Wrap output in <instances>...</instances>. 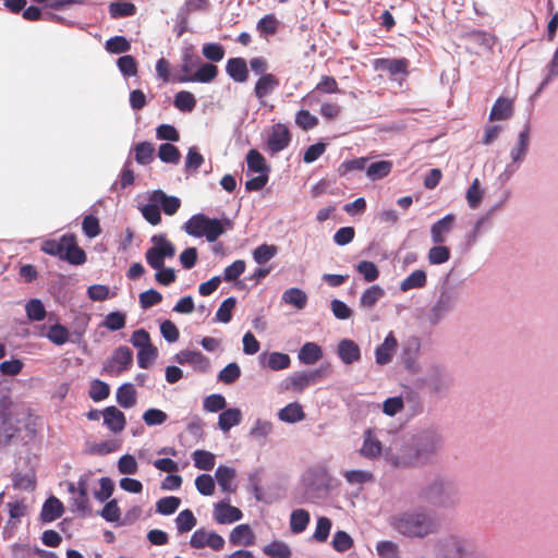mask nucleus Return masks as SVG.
Listing matches in <instances>:
<instances>
[{"label":"nucleus","mask_w":558,"mask_h":558,"mask_svg":"<svg viewBox=\"0 0 558 558\" xmlns=\"http://www.w3.org/2000/svg\"><path fill=\"white\" fill-rule=\"evenodd\" d=\"M444 438L435 427H428L417 432L412 437V442L404 446L402 457L393 460L395 466L423 465L429 463L441 449Z\"/></svg>","instance_id":"1"},{"label":"nucleus","mask_w":558,"mask_h":558,"mask_svg":"<svg viewBox=\"0 0 558 558\" xmlns=\"http://www.w3.org/2000/svg\"><path fill=\"white\" fill-rule=\"evenodd\" d=\"M391 526L399 534L409 538H424L440 529V521L434 510L416 508L396 515Z\"/></svg>","instance_id":"2"},{"label":"nucleus","mask_w":558,"mask_h":558,"mask_svg":"<svg viewBox=\"0 0 558 558\" xmlns=\"http://www.w3.org/2000/svg\"><path fill=\"white\" fill-rule=\"evenodd\" d=\"M418 497L435 508L452 509L460 502L461 494L454 480L438 474L420 489Z\"/></svg>","instance_id":"3"},{"label":"nucleus","mask_w":558,"mask_h":558,"mask_svg":"<svg viewBox=\"0 0 558 558\" xmlns=\"http://www.w3.org/2000/svg\"><path fill=\"white\" fill-rule=\"evenodd\" d=\"M41 251L72 266H81L87 259V255L77 244L74 233L62 234L58 240H46L41 245Z\"/></svg>","instance_id":"4"},{"label":"nucleus","mask_w":558,"mask_h":558,"mask_svg":"<svg viewBox=\"0 0 558 558\" xmlns=\"http://www.w3.org/2000/svg\"><path fill=\"white\" fill-rule=\"evenodd\" d=\"M448 278L449 275L444 278L439 289V295L427 314L428 323L433 326L438 325L448 313L454 310L459 299L458 289L449 283Z\"/></svg>","instance_id":"5"},{"label":"nucleus","mask_w":558,"mask_h":558,"mask_svg":"<svg viewBox=\"0 0 558 558\" xmlns=\"http://www.w3.org/2000/svg\"><path fill=\"white\" fill-rule=\"evenodd\" d=\"M133 364V352L126 345H120L104 362L101 374L119 375L129 371Z\"/></svg>","instance_id":"6"},{"label":"nucleus","mask_w":558,"mask_h":558,"mask_svg":"<svg viewBox=\"0 0 558 558\" xmlns=\"http://www.w3.org/2000/svg\"><path fill=\"white\" fill-rule=\"evenodd\" d=\"M423 381L430 393L436 397H442L449 390L452 378L442 366L432 365Z\"/></svg>","instance_id":"7"},{"label":"nucleus","mask_w":558,"mask_h":558,"mask_svg":"<svg viewBox=\"0 0 558 558\" xmlns=\"http://www.w3.org/2000/svg\"><path fill=\"white\" fill-rule=\"evenodd\" d=\"M304 496L308 501L326 497L329 492V476L326 471H311L304 483Z\"/></svg>","instance_id":"8"},{"label":"nucleus","mask_w":558,"mask_h":558,"mask_svg":"<svg viewBox=\"0 0 558 558\" xmlns=\"http://www.w3.org/2000/svg\"><path fill=\"white\" fill-rule=\"evenodd\" d=\"M291 140L289 128L283 123H276L271 126V132L266 141V149L270 156H275L286 149Z\"/></svg>","instance_id":"9"},{"label":"nucleus","mask_w":558,"mask_h":558,"mask_svg":"<svg viewBox=\"0 0 558 558\" xmlns=\"http://www.w3.org/2000/svg\"><path fill=\"white\" fill-rule=\"evenodd\" d=\"M219 69L216 64L210 62L202 61L195 71L190 75H179L173 78V82L178 83H201L209 84L218 76Z\"/></svg>","instance_id":"10"},{"label":"nucleus","mask_w":558,"mask_h":558,"mask_svg":"<svg viewBox=\"0 0 558 558\" xmlns=\"http://www.w3.org/2000/svg\"><path fill=\"white\" fill-rule=\"evenodd\" d=\"M243 518L242 511L231 506L229 499H222L214 506V519L219 524H231Z\"/></svg>","instance_id":"11"},{"label":"nucleus","mask_w":558,"mask_h":558,"mask_svg":"<svg viewBox=\"0 0 558 558\" xmlns=\"http://www.w3.org/2000/svg\"><path fill=\"white\" fill-rule=\"evenodd\" d=\"M530 135H531V124L526 121L521 131L518 134V140L514 146L510 149V158L513 163L520 166L529 151L530 147Z\"/></svg>","instance_id":"12"},{"label":"nucleus","mask_w":558,"mask_h":558,"mask_svg":"<svg viewBox=\"0 0 558 558\" xmlns=\"http://www.w3.org/2000/svg\"><path fill=\"white\" fill-rule=\"evenodd\" d=\"M149 201L155 202L167 216H173L181 207V199L178 196L168 195L160 189L150 193Z\"/></svg>","instance_id":"13"},{"label":"nucleus","mask_w":558,"mask_h":558,"mask_svg":"<svg viewBox=\"0 0 558 558\" xmlns=\"http://www.w3.org/2000/svg\"><path fill=\"white\" fill-rule=\"evenodd\" d=\"M409 60L405 58H378L374 61V68L388 72L391 76L407 75Z\"/></svg>","instance_id":"14"},{"label":"nucleus","mask_w":558,"mask_h":558,"mask_svg":"<svg viewBox=\"0 0 558 558\" xmlns=\"http://www.w3.org/2000/svg\"><path fill=\"white\" fill-rule=\"evenodd\" d=\"M64 505L56 496H49L41 506L39 520L47 524L60 519L64 513Z\"/></svg>","instance_id":"15"},{"label":"nucleus","mask_w":558,"mask_h":558,"mask_svg":"<svg viewBox=\"0 0 558 558\" xmlns=\"http://www.w3.org/2000/svg\"><path fill=\"white\" fill-rule=\"evenodd\" d=\"M398 348V340L392 331H389L384 341L375 350L376 364L384 366L392 361L393 354Z\"/></svg>","instance_id":"16"},{"label":"nucleus","mask_w":558,"mask_h":558,"mask_svg":"<svg viewBox=\"0 0 558 558\" xmlns=\"http://www.w3.org/2000/svg\"><path fill=\"white\" fill-rule=\"evenodd\" d=\"M337 354L341 362L345 365H351L359 362L362 357L359 344L352 339H342L338 342Z\"/></svg>","instance_id":"17"},{"label":"nucleus","mask_w":558,"mask_h":558,"mask_svg":"<svg viewBox=\"0 0 558 558\" xmlns=\"http://www.w3.org/2000/svg\"><path fill=\"white\" fill-rule=\"evenodd\" d=\"M104 425L113 434L121 433L126 425L125 414L114 405L102 410Z\"/></svg>","instance_id":"18"},{"label":"nucleus","mask_w":558,"mask_h":558,"mask_svg":"<svg viewBox=\"0 0 558 558\" xmlns=\"http://www.w3.org/2000/svg\"><path fill=\"white\" fill-rule=\"evenodd\" d=\"M256 536L247 523H242L233 527V530L229 534V543L232 546L239 547V546H253L255 544Z\"/></svg>","instance_id":"19"},{"label":"nucleus","mask_w":558,"mask_h":558,"mask_svg":"<svg viewBox=\"0 0 558 558\" xmlns=\"http://www.w3.org/2000/svg\"><path fill=\"white\" fill-rule=\"evenodd\" d=\"M226 73L235 83H245L248 80L247 62L242 57H232L227 60Z\"/></svg>","instance_id":"20"},{"label":"nucleus","mask_w":558,"mask_h":558,"mask_svg":"<svg viewBox=\"0 0 558 558\" xmlns=\"http://www.w3.org/2000/svg\"><path fill=\"white\" fill-rule=\"evenodd\" d=\"M420 347L421 344L417 338H411L403 343L400 360L408 371H417L416 359L420 352Z\"/></svg>","instance_id":"21"},{"label":"nucleus","mask_w":558,"mask_h":558,"mask_svg":"<svg viewBox=\"0 0 558 558\" xmlns=\"http://www.w3.org/2000/svg\"><path fill=\"white\" fill-rule=\"evenodd\" d=\"M235 476L236 471L232 466L220 464L215 471V481L223 493L230 494L235 492L236 485L233 484Z\"/></svg>","instance_id":"22"},{"label":"nucleus","mask_w":558,"mask_h":558,"mask_svg":"<svg viewBox=\"0 0 558 558\" xmlns=\"http://www.w3.org/2000/svg\"><path fill=\"white\" fill-rule=\"evenodd\" d=\"M208 217L204 213L194 214L183 223L182 230L190 236L203 238Z\"/></svg>","instance_id":"23"},{"label":"nucleus","mask_w":558,"mask_h":558,"mask_svg":"<svg viewBox=\"0 0 558 558\" xmlns=\"http://www.w3.org/2000/svg\"><path fill=\"white\" fill-rule=\"evenodd\" d=\"M456 220V216L453 214H447L436 222H434L430 227V236L432 241L435 244H442L445 242V233H448Z\"/></svg>","instance_id":"24"},{"label":"nucleus","mask_w":558,"mask_h":558,"mask_svg":"<svg viewBox=\"0 0 558 558\" xmlns=\"http://www.w3.org/2000/svg\"><path fill=\"white\" fill-rule=\"evenodd\" d=\"M242 411L239 408L225 409L219 413L217 426L221 432L227 433L238 426L242 422Z\"/></svg>","instance_id":"25"},{"label":"nucleus","mask_w":558,"mask_h":558,"mask_svg":"<svg viewBox=\"0 0 558 558\" xmlns=\"http://www.w3.org/2000/svg\"><path fill=\"white\" fill-rule=\"evenodd\" d=\"M513 113L512 101L507 97H498L494 102L488 120L489 121H502L509 119Z\"/></svg>","instance_id":"26"},{"label":"nucleus","mask_w":558,"mask_h":558,"mask_svg":"<svg viewBox=\"0 0 558 558\" xmlns=\"http://www.w3.org/2000/svg\"><path fill=\"white\" fill-rule=\"evenodd\" d=\"M247 175L250 173H266L269 174L271 169L267 163L266 158L255 148H252L246 154Z\"/></svg>","instance_id":"27"},{"label":"nucleus","mask_w":558,"mask_h":558,"mask_svg":"<svg viewBox=\"0 0 558 558\" xmlns=\"http://www.w3.org/2000/svg\"><path fill=\"white\" fill-rule=\"evenodd\" d=\"M195 48L193 45H186L182 48L181 51V72L182 75L192 74L198 64L203 61L198 54L195 53Z\"/></svg>","instance_id":"28"},{"label":"nucleus","mask_w":558,"mask_h":558,"mask_svg":"<svg viewBox=\"0 0 558 558\" xmlns=\"http://www.w3.org/2000/svg\"><path fill=\"white\" fill-rule=\"evenodd\" d=\"M136 389L132 383H123L116 392L117 403L123 409H130L136 404Z\"/></svg>","instance_id":"29"},{"label":"nucleus","mask_w":558,"mask_h":558,"mask_svg":"<svg viewBox=\"0 0 558 558\" xmlns=\"http://www.w3.org/2000/svg\"><path fill=\"white\" fill-rule=\"evenodd\" d=\"M278 418L284 423L295 424L305 418V412L301 403L294 401L279 410Z\"/></svg>","instance_id":"30"},{"label":"nucleus","mask_w":558,"mask_h":558,"mask_svg":"<svg viewBox=\"0 0 558 558\" xmlns=\"http://www.w3.org/2000/svg\"><path fill=\"white\" fill-rule=\"evenodd\" d=\"M381 450L383 445L380 440L373 436L371 429H367L364 434L360 453L367 459H375L381 454Z\"/></svg>","instance_id":"31"},{"label":"nucleus","mask_w":558,"mask_h":558,"mask_svg":"<svg viewBox=\"0 0 558 558\" xmlns=\"http://www.w3.org/2000/svg\"><path fill=\"white\" fill-rule=\"evenodd\" d=\"M279 86V80L274 74L260 75L254 86V96L262 100Z\"/></svg>","instance_id":"32"},{"label":"nucleus","mask_w":558,"mask_h":558,"mask_svg":"<svg viewBox=\"0 0 558 558\" xmlns=\"http://www.w3.org/2000/svg\"><path fill=\"white\" fill-rule=\"evenodd\" d=\"M298 357L302 364H315L323 357V349L316 342H305L301 347Z\"/></svg>","instance_id":"33"},{"label":"nucleus","mask_w":558,"mask_h":558,"mask_svg":"<svg viewBox=\"0 0 558 558\" xmlns=\"http://www.w3.org/2000/svg\"><path fill=\"white\" fill-rule=\"evenodd\" d=\"M392 166L390 160L373 161L366 168V177L373 182L381 180L390 174Z\"/></svg>","instance_id":"34"},{"label":"nucleus","mask_w":558,"mask_h":558,"mask_svg":"<svg viewBox=\"0 0 558 558\" xmlns=\"http://www.w3.org/2000/svg\"><path fill=\"white\" fill-rule=\"evenodd\" d=\"M136 7L128 0H116L109 4V14L111 19L129 17L136 14Z\"/></svg>","instance_id":"35"},{"label":"nucleus","mask_w":558,"mask_h":558,"mask_svg":"<svg viewBox=\"0 0 558 558\" xmlns=\"http://www.w3.org/2000/svg\"><path fill=\"white\" fill-rule=\"evenodd\" d=\"M282 302L300 311L306 306L307 295L302 289L292 287L282 293Z\"/></svg>","instance_id":"36"},{"label":"nucleus","mask_w":558,"mask_h":558,"mask_svg":"<svg viewBox=\"0 0 558 558\" xmlns=\"http://www.w3.org/2000/svg\"><path fill=\"white\" fill-rule=\"evenodd\" d=\"M384 295V288L378 284H373L365 289V291L362 293L359 301V306L362 310L372 308Z\"/></svg>","instance_id":"37"},{"label":"nucleus","mask_w":558,"mask_h":558,"mask_svg":"<svg viewBox=\"0 0 558 558\" xmlns=\"http://www.w3.org/2000/svg\"><path fill=\"white\" fill-rule=\"evenodd\" d=\"M427 283V275L423 269H416L405 277L400 283V290L407 292L413 289L424 288Z\"/></svg>","instance_id":"38"},{"label":"nucleus","mask_w":558,"mask_h":558,"mask_svg":"<svg viewBox=\"0 0 558 558\" xmlns=\"http://www.w3.org/2000/svg\"><path fill=\"white\" fill-rule=\"evenodd\" d=\"M279 20L276 17L275 14L269 13L265 14L263 17H260L256 24V29L259 33L260 37L268 38L270 36H274L279 28Z\"/></svg>","instance_id":"39"},{"label":"nucleus","mask_w":558,"mask_h":558,"mask_svg":"<svg viewBox=\"0 0 558 558\" xmlns=\"http://www.w3.org/2000/svg\"><path fill=\"white\" fill-rule=\"evenodd\" d=\"M311 521L310 512L305 509H295L290 515V530L293 534L304 532Z\"/></svg>","instance_id":"40"},{"label":"nucleus","mask_w":558,"mask_h":558,"mask_svg":"<svg viewBox=\"0 0 558 558\" xmlns=\"http://www.w3.org/2000/svg\"><path fill=\"white\" fill-rule=\"evenodd\" d=\"M157 157L163 163L177 165L181 159V153L173 143H162L158 146Z\"/></svg>","instance_id":"41"},{"label":"nucleus","mask_w":558,"mask_h":558,"mask_svg":"<svg viewBox=\"0 0 558 558\" xmlns=\"http://www.w3.org/2000/svg\"><path fill=\"white\" fill-rule=\"evenodd\" d=\"M263 553L270 558H291L289 545L282 541L274 539L263 547Z\"/></svg>","instance_id":"42"},{"label":"nucleus","mask_w":558,"mask_h":558,"mask_svg":"<svg viewBox=\"0 0 558 558\" xmlns=\"http://www.w3.org/2000/svg\"><path fill=\"white\" fill-rule=\"evenodd\" d=\"M236 305L235 296H228L219 305L216 315L213 319L214 323L228 324L232 319V313Z\"/></svg>","instance_id":"43"},{"label":"nucleus","mask_w":558,"mask_h":558,"mask_svg":"<svg viewBox=\"0 0 558 558\" xmlns=\"http://www.w3.org/2000/svg\"><path fill=\"white\" fill-rule=\"evenodd\" d=\"M194 466L202 471H210L214 469L216 463V457L213 452L197 449L192 453Z\"/></svg>","instance_id":"44"},{"label":"nucleus","mask_w":558,"mask_h":558,"mask_svg":"<svg viewBox=\"0 0 558 558\" xmlns=\"http://www.w3.org/2000/svg\"><path fill=\"white\" fill-rule=\"evenodd\" d=\"M126 325V314L122 311L116 310L109 312L105 319L101 322V326L109 331H119Z\"/></svg>","instance_id":"45"},{"label":"nucleus","mask_w":558,"mask_h":558,"mask_svg":"<svg viewBox=\"0 0 558 558\" xmlns=\"http://www.w3.org/2000/svg\"><path fill=\"white\" fill-rule=\"evenodd\" d=\"M26 317L31 322H43L47 316L45 304L40 299L34 298L25 305Z\"/></svg>","instance_id":"46"},{"label":"nucleus","mask_w":558,"mask_h":558,"mask_svg":"<svg viewBox=\"0 0 558 558\" xmlns=\"http://www.w3.org/2000/svg\"><path fill=\"white\" fill-rule=\"evenodd\" d=\"M45 336L51 343L56 345H63L70 339L69 329L59 322L51 325Z\"/></svg>","instance_id":"47"},{"label":"nucleus","mask_w":558,"mask_h":558,"mask_svg":"<svg viewBox=\"0 0 558 558\" xmlns=\"http://www.w3.org/2000/svg\"><path fill=\"white\" fill-rule=\"evenodd\" d=\"M105 49L111 54L126 53L131 49V41L125 36L116 35L106 40Z\"/></svg>","instance_id":"48"},{"label":"nucleus","mask_w":558,"mask_h":558,"mask_svg":"<svg viewBox=\"0 0 558 558\" xmlns=\"http://www.w3.org/2000/svg\"><path fill=\"white\" fill-rule=\"evenodd\" d=\"M134 158L138 165L146 166L149 165L154 159V146L147 142L143 141L137 143L134 147Z\"/></svg>","instance_id":"49"},{"label":"nucleus","mask_w":558,"mask_h":558,"mask_svg":"<svg viewBox=\"0 0 558 558\" xmlns=\"http://www.w3.org/2000/svg\"><path fill=\"white\" fill-rule=\"evenodd\" d=\"M197 100L191 92L180 90L174 95L173 106L182 112H191L196 107Z\"/></svg>","instance_id":"50"},{"label":"nucleus","mask_w":558,"mask_h":558,"mask_svg":"<svg viewBox=\"0 0 558 558\" xmlns=\"http://www.w3.org/2000/svg\"><path fill=\"white\" fill-rule=\"evenodd\" d=\"M197 524L196 517L191 509H184L175 518L178 533L184 534L193 530Z\"/></svg>","instance_id":"51"},{"label":"nucleus","mask_w":558,"mask_h":558,"mask_svg":"<svg viewBox=\"0 0 558 558\" xmlns=\"http://www.w3.org/2000/svg\"><path fill=\"white\" fill-rule=\"evenodd\" d=\"M202 54L208 62L215 64L225 58L226 49L220 43H205L202 46Z\"/></svg>","instance_id":"52"},{"label":"nucleus","mask_w":558,"mask_h":558,"mask_svg":"<svg viewBox=\"0 0 558 558\" xmlns=\"http://www.w3.org/2000/svg\"><path fill=\"white\" fill-rule=\"evenodd\" d=\"M116 64L124 78L137 75V61L133 56L123 54L117 59Z\"/></svg>","instance_id":"53"},{"label":"nucleus","mask_w":558,"mask_h":558,"mask_svg":"<svg viewBox=\"0 0 558 558\" xmlns=\"http://www.w3.org/2000/svg\"><path fill=\"white\" fill-rule=\"evenodd\" d=\"M278 253L275 244L263 243L253 250V259L256 264L263 265L274 258Z\"/></svg>","instance_id":"54"},{"label":"nucleus","mask_w":558,"mask_h":558,"mask_svg":"<svg viewBox=\"0 0 558 558\" xmlns=\"http://www.w3.org/2000/svg\"><path fill=\"white\" fill-rule=\"evenodd\" d=\"M308 386L310 381L306 372H295L281 383L282 389H293L296 391H303Z\"/></svg>","instance_id":"55"},{"label":"nucleus","mask_w":558,"mask_h":558,"mask_svg":"<svg viewBox=\"0 0 558 558\" xmlns=\"http://www.w3.org/2000/svg\"><path fill=\"white\" fill-rule=\"evenodd\" d=\"M109 395L110 386L108 383L98 378H95L90 381L88 396L94 402H100L107 399Z\"/></svg>","instance_id":"56"},{"label":"nucleus","mask_w":558,"mask_h":558,"mask_svg":"<svg viewBox=\"0 0 558 558\" xmlns=\"http://www.w3.org/2000/svg\"><path fill=\"white\" fill-rule=\"evenodd\" d=\"M121 444L118 440H104L95 442L86 449V452L93 456H106L120 449Z\"/></svg>","instance_id":"57"},{"label":"nucleus","mask_w":558,"mask_h":558,"mask_svg":"<svg viewBox=\"0 0 558 558\" xmlns=\"http://www.w3.org/2000/svg\"><path fill=\"white\" fill-rule=\"evenodd\" d=\"M241 376V367L236 362L227 364L217 375V380L225 385L234 384Z\"/></svg>","instance_id":"58"},{"label":"nucleus","mask_w":558,"mask_h":558,"mask_svg":"<svg viewBox=\"0 0 558 558\" xmlns=\"http://www.w3.org/2000/svg\"><path fill=\"white\" fill-rule=\"evenodd\" d=\"M181 499L177 496H166L156 502V512L161 515H171L180 507Z\"/></svg>","instance_id":"59"},{"label":"nucleus","mask_w":558,"mask_h":558,"mask_svg":"<svg viewBox=\"0 0 558 558\" xmlns=\"http://www.w3.org/2000/svg\"><path fill=\"white\" fill-rule=\"evenodd\" d=\"M105 502L106 504L104 508L99 510L97 514L105 519L107 522H116L119 525V522H121V510L118 506V500L110 499Z\"/></svg>","instance_id":"60"},{"label":"nucleus","mask_w":558,"mask_h":558,"mask_svg":"<svg viewBox=\"0 0 558 558\" xmlns=\"http://www.w3.org/2000/svg\"><path fill=\"white\" fill-rule=\"evenodd\" d=\"M353 545V538L345 531L338 530L332 536L331 546L338 553H345L351 549Z\"/></svg>","instance_id":"61"},{"label":"nucleus","mask_w":558,"mask_h":558,"mask_svg":"<svg viewBox=\"0 0 558 558\" xmlns=\"http://www.w3.org/2000/svg\"><path fill=\"white\" fill-rule=\"evenodd\" d=\"M12 485L15 489L33 492L36 488V476L33 472L26 474L15 473L13 474Z\"/></svg>","instance_id":"62"},{"label":"nucleus","mask_w":558,"mask_h":558,"mask_svg":"<svg viewBox=\"0 0 558 558\" xmlns=\"http://www.w3.org/2000/svg\"><path fill=\"white\" fill-rule=\"evenodd\" d=\"M82 231L88 239H94L101 233V227L97 216L89 214L84 216L82 221Z\"/></svg>","instance_id":"63"},{"label":"nucleus","mask_w":558,"mask_h":558,"mask_svg":"<svg viewBox=\"0 0 558 558\" xmlns=\"http://www.w3.org/2000/svg\"><path fill=\"white\" fill-rule=\"evenodd\" d=\"M558 77V61L551 59L543 69V81L537 87L535 95L541 94L550 82Z\"/></svg>","instance_id":"64"}]
</instances>
